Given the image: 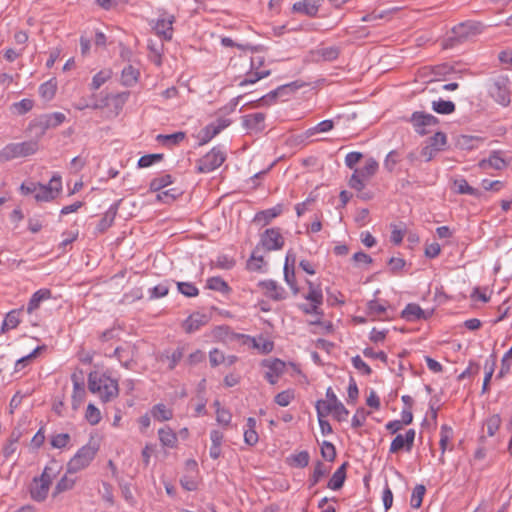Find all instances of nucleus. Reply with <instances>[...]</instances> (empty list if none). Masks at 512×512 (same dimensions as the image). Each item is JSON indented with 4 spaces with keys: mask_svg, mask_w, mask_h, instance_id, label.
Instances as JSON below:
<instances>
[{
    "mask_svg": "<svg viewBox=\"0 0 512 512\" xmlns=\"http://www.w3.org/2000/svg\"><path fill=\"white\" fill-rule=\"evenodd\" d=\"M88 388L93 394H97L103 402H110L119 394L117 380L106 373L91 372L88 376Z\"/></svg>",
    "mask_w": 512,
    "mask_h": 512,
    "instance_id": "obj_1",
    "label": "nucleus"
},
{
    "mask_svg": "<svg viewBox=\"0 0 512 512\" xmlns=\"http://www.w3.org/2000/svg\"><path fill=\"white\" fill-rule=\"evenodd\" d=\"M99 446L96 442L89 441L81 447L67 463V473H77L87 468L95 458Z\"/></svg>",
    "mask_w": 512,
    "mask_h": 512,
    "instance_id": "obj_2",
    "label": "nucleus"
},
{
    "mask_svg": "<svg viewBox=\"0 0 512 512\" xmlns=\"http://www.w3.org/2000/svg\"><path fill=\"white\" fill-rule=\"evenodd\" d=\"M39 149L36 140L21 143H10L0 151V162H7L15 158L27 157L35 154Z\"/></svg>",
    "mask_w": 512,
    "mask_h": 512,
    "instance_id": "obj_3",
    "label": "nucleus"
},
{
    "mask_svg": "<svg viewBox=\"0 0 512 512\" xmlns=\"http://www.w3.org/2000/svg\"><path fill=\"white\" fill-rule=\"evenodd\" d=\"M53 476L52 468L47 466L40 477L33 479L30 486V495L33 500L41 502L47 498Z\"/></svg>",
    "mask_w": 512,
    "mask_h": 512,
    "instance_id": "obj_4",
    "label": "nucleus"
},
{
    "mask_svg": "<svg viewBox=\"0 0 512 512\" xmlns=\"http://www.w3.org/2000/svg\"><path fill=\"white\" fill-rule=\"evenodd\" d=\"M226 159L225 152L219 148L215 147L210 152L205 154L202 158L198 160L197 163V172L199 173H209L220 167Z\"/></svg>",
    "mask_w": 512,
    "mask_h": 512,
    "instance_id": "obj_5",
    "label": "nucleus"
},
{
    "mask_svg": "<svg viewBox=\"0 0 512 512\" xmlns=\"http://www.w3.org/2000/svg\"><path fill=\"white\" fill-rule=\"evenodd\" d=\"M62 189L61 177L54 175L47 185L38 183L36 188L35 199L40 202H48L54 200Z\"/></svg>",
    "mask_w": 512,
    "mask_h": 512,
    "instance_id": "obj_6",
    "label": "nucleus"
},
{
    "mask_svg": "<svg viewBox=\"0 0 512 512\" xmlns=\"http://www.w3.org/2000/svg\"><path fill=\"white\" fill-rule=\"evenodd\" d=\"M509 80L506 76H498L492 79L489 92L492 98L499 104L507 106L510 103Z\"/></svg>",
    "mask_w": 512,
    "mask_h": 512,
    "instance_id": "obj_7",
    "label": "nucleus"
},
{
    "mask_svg": "<svg viewBox=\"0 0 512 512\" xmlns=\"http://www.w3.org/2000/svg\"><path fill=\"white\" fill-rule=\"evenodd\" d=\"M409 121L415 132L422 136L430 133L432 131L431 128L439 123V120L434 115L419 111L414 112Z\"/></svg>",
    "mask_w": 512,
    "mask_h": 512,
    "instance_id": "obj_8",
    "label": "nucleus"
},
{
    "mask_svg": "<svg viewBox=\"0 0 512 512\" xmlns=\"http://www.w3.org/2000/svg\"><path fill=\"white\" fill-rule=\"evenodd\" d=\"M260 243L267 251L279 250L284 246V238L278 228H270L261 235Z\"/></svg>",
    "mask_w": 512,
    "mask_h": 512,
    "instance_id": "obj_9",
    "label": "nucleus"
},
{
    "mask_svg": "<svg viewBox=\"0 0 512 512\" xmlns=\"http://www.w3.org/2000/svg\"><path fill=\"white\" fill-rule=\"evenodd\" d=\"M416 432L414 429H409L406 431L404 435L398 434L391 442L389 452L391 454H396L401 450H406L410 452L415 440Z\"/></svg>",
    "mask_w": 512,
    "mask_h": 512,
    "instance_id": "obj_10",
    "label": "nucleus"
},
{
    "mask_svg": "<svg viewBox=\"0 0 512 512\" xmlns=\"http://www.w3.org/2000/svg\"><path fill=\"white\" fill-rule=\"evenodd\" d=\"M480 32L481 24L472 21L460 23L452 28V33L458 42H461L470 36L479 34Z\"/></svg>",
    "mask_w": 512,
    "mask_h": 512,
    "instance_id": "obj_11",
    "label": "nucleus"
},
{
    "mask_svg": "<svg viewBox=\"0 0 512 512\" xmlns=\"http://www.w3.org/2000/svg\"><path fill=\"white\" fill-rule=\"evenodd\" d=\"M262 365L267 368L265 378L270 384H275L285 371V362L280 359L264 360Z\"/></svg>",
    "mask_w": 512,
    "mask_h": 512,
    "instance_id": "obj_12",
    "label": "nucleus"
},
{
    "mask_svg": "<svg viewBox=\"0 0 512 512\" xmlns=\"http://www.w3.org/2000/svg\"><path fill=\"white\" fill-rule=\"evenodd\" d=\"M265 114L258 112L243 116V126L249 133H260L265 129Z\"/></svg>",
    "mask_w": 512,
    "mask_h": 512,
    "instance_id": "obj_13",
    "label": "nucleus"
},
{
    "mask_svg": "<svg viewBox=\"0 0 512 512\" xmlns=\"http://www.w3.org/2000/svg\"><path fill=\"white\" fill-rule=\"evenodd\" d=\"M259 286L264 290L265 295L272 300L281 301L287 297L285 289L274 280L261 281Z\"/></svg>",
    "mask_w": 512,
    "mask_h": 512,
    "instance_id": "obj_14",
    "label": "nucleus"
},
{
    "mask_svg": "<svg viewBox=\"0 0 512 512\" xmlns=\"http://www.w3.org/2000/svg\"><path fill=\"white\" fill-rule=\"evenodd\" d=\"M298 86H296L295 83L286 84L278 87L277 89L269 92L268 94L264 95L255 103L253 104V107H260V106H269L273 104L276 99L282 95H284L288 90L296 89Z\"/></svg>",
    "mask_w": 512,
    "mask_h": 512,
    "instance_id": "obj_15",
    "label": "nucleus"
},
{
    "mask_svg": "<svg viewBox=\"0 0 512 512\" xmlns=\"http://www.w3.org/2000/svg\"><path fill=\"white\" fill-rule=\"evenodd\" d=\"M326 397L330 402L331 410L334 417L338 421H344L347 419L349 411L345 406L337 399V396L333 392L332 388H328L326 391Z\"/></svg>",
    "mask_w": 512,
    "mask_h": 512,
    "instance_id": "obj_16",
    "label": "nucleus"
},
{
    "mask_svg": "<svg viewBox=\"0 0 512 512\" xmlns=\"http://www.w3.org/2000/svg\"><path fill=\"white\" fill-rule=\"evenodd\" d=\"M173 22V16L168 18H159L154 26L156 34L164 40H171L173 34Z\"/></svg>",
    "mask_w": 512,
    "mask_h": 512,
    "instance_id": "obj_17",
    "label": "nucleus"
},
{
    "mask_svg": "<svg viewBox=\"0 0 512 512\" xmlns=\"http://www.w3.org/2000/svg\"><path fill=\"white\" fill-rule=\"evenodd\" d=\"M186 348L185 346H179L175 350H173L171 353L166 351L165 353L161 354L159 357L160 361H168V369L173 370L178 363L182 360L184 357Z\"/></svg>",
    "mask_w": 512,
    "mask_h": 512,
    "instance_id": "obj_18",
    "label": "nucleus"
},
{
    "mask_svg": "<svg viewBox=\"0 0 512 512\" xmlns=\"http://www.w3.org/2000/svg\"><path fill=\"white\" fill-rule=\"evenodd\" d=\"M430 313H426L418 304L410 303L402 311V317L407 321L427 319Z\"/></svg>",
    "mask_w": 512,
    "mask_h": 512,
    "instance_id": "obj_19",
    "label": "nucleus"
},
{
    "mask_svg": "<svg viewBox=\"0 0 512 512\" xmlns=\"http://www.w3.org/2000/svg\"><path fill=\"white\" fill-rule=\"evenodd\" d=\"M282 213V205L278 204L273 208L258 212L254 217V222L268 225L274 218Z\"/></svg>",
    "mask_w": 512,
    "mask_h": 512,
    "instance_id": "obj_20",
    "label": "nucleus"
},
{
    "mask_svg": "<svg viewBox=\"0 0 512 512\" xmlns=\"http://www.w3.org/2000/svg\"><path fill=\"white\" fill-rule=\"evenodd\" d=\"M73 473H65L61 479L57 482L54 491L52 493L53 497H56L58 494L63 492L72 490L77 482V477L72 476Z\"/></svg>",
    "mask_w": 512,
    "mask_h": 512,
    "instance_id": "obj_21",
    "label": "nucleus"
},
{
    "mask_svg": "<svg viewBox=\"0 0 512 512\" xmlns=\"http://www.w3.org/2000/svg\"><path fill=\"white\" fill-rule=\"evenodd\" d=\"M207 323V316L204 314H193L189 316L184 324L183 327L187 333H192L196 330H198L201 326L205 325Z\"/></svg>",
    "mask_w": 512,
    "mask_h": 512,
    "instance_id": "obj_22",
    "label": "nucleus"
},
{
    "mask_svg": "<svg viewBox=\"0 0 512 512\" xmlns=\"http://www.w3.org/2000/svg\"><path fill=\"white\" fill-rule=\"evenodd\" d=\"M346 466L347 463H343L332 475L328 481L327 487L332 490H339L342 488L346 479Z\"/></svg>",
    "mask_w": 512,
    "mask_h": 512,
    "instance_id": "obj_23",
    "label": "nucleus"
},
{
    "mask_svg": "<svg viewBox=\"0 0 512 512\" xmlns=\"http://www.w3.org/2000/svg\"><path fill=\"white\" fill-rule=\"evenodd\" d=\"M452 436H453L452 428L446 424L442 425L441 430H440V441H439L440 450H441V456L439 458V462L441 464L445 463L444 453H445L446 449L448 448V443L450 442Z\"/></svg>",
    "mask_w": 512,
    "mask_h": 512,
    "instance_id": "obj_24",
    "label": "nucleus"
},
{
    "mask_svg": "<svg viewBox=\"0 0 512 512\" xmlns=\"http://www.w3.org/2000/svg\"><path fill=\"white\" fill-rule=\"evenodd\" d=\"M388 307L387 302L380 303L377 300H371L367 303V314L373 319H383L382 316L386 313Z\"/></svg>",
    "mask_w": 512,
    "mask_h": 512,
    "instance_id": "obj_25",
    "label": "nucleus"
},
{
    "mask_svg": "<svg viewBox=\"0 0 512 512\" xmlns=\"http://www.w3.org/2000/svg\"><path fill=\"white\" fill-rule=\"evenodd\" d=\"M340 50L336 46L321 47L313 52L314 57L319 60L333 61L338 58Z\"/></svg>",
    "mask_w": 512,
    "mask_h": 512,
    "instance_id": "obj_26",
    "label": "nucleus"
},
{
    "mask_svg": "<svg viewBox=\"0 0 512 512\" xmlns=\"http://www.w3.org/2000/svg\"><path fill=\"white\" fill-rule=\"evenodd\" d=\"M49 298H51V291L49 289H40L36 291L29 300L27 312L32 313L35 309L39 307L42 301L47 300Z\"/></svg>",
    "mask_w": 512,
    "mask_h": 512,
    "instance_id": "obj_27",
    "label": "nucleus"
},
{
    "mask_svg": "<svg viewBox=\"0 0 512 512\" xmlns=\"http://www.w3.org/2000/svg\"><path fill=\"white\" fill-rule=\"evenodd\" d=\"M139 76H140L139 70L136 69L135 67H133L132 65H128L122 70V74H121L122 84L127 87H131L137 83Z\"/></svg>",
    "mask_w": 512,
    "mask_h": 512,
    "instance_id": "obj_28",
    "label": "nucleus"
},
{
    "mask_svg": "<svg viewBox=\"0 0 512 512\" xmlns=\"http://www.w3.org/2000/svg\"><path fill=\"white\" fill-rule=\"evenodd\" d=\"M117 214V205H112L103 215L97 225V230L100 233L105 232L109 227L112 226L114 219Z\"/></svg>",
    "mask_w": 512,
    "mask_h": 512,
    "instance_id": "obj_29",
    "label": "nucleus"
},
{
    "mask_svg": "<svg viewBox=\"0 0 512 512\" xmlns=\"http://www.w3.org/2000/svg\"><path fill=\"white\" fill-rule=\"evenodd\" d=\"M134 348L131 346L127 347H117L114 350V356L122 363L125 368L130 367V363L132 362Z\"/></svg>",
    "mask_w": 512,
    "mask_h": 512,
    "instance_id": "obj_30",
    "label": "nucleus"
},
{
    "mask_svg": "<svg viewBox=\"0 0 512 512\" xmlns=\"http://www.w3.org/2000/svg\"><path fill=\"white\" fill-rule=\"evenodd\" d=\"M159 440L162 443L163 446L167 447H174L177 443V436L174 433V431L166 426L163 428H160L158 431Z\"/></svg>",
    "mask_w": 512,
    "mask_h": 512,
    "instance_id": "obj_31",
    "label": "nucleus"
},
{
    "mask_svg": "<svg viewBox=\"0 0 512 512\" xmlns=\"http://www.w3.org/2000/svg\"><path fill=\"white\" fill-rule=\"evenodd\" d=\"M293 11L302 13L308 16L316 15L318 6L311 0H303L293 5Z\"/></svg>",
    "mask_w": 512,
    "mask_h": 512,
    "instance_id": "obj_32",
    "label": "nucleus"
},
{
    "mask_svg": "<svg viewBox=\"0 0 512 512\" xmlns=\"http://www.w3.org/2000/svg\"><path fill=\"white\" fill-rule=\"evenodd\" d=\"M152 417L157 421H168L173 417V411L164 404H157L151 409Z\"/></svg>",
    "mask_w": 512,
    "mask_h": 512,
    "instance_id": "obj_33",
    "label": "nucleus"
},
{
    "mask_svg": "<svg viewBox=\"0 0 512 512\" xmlns=\"http://www.w3.org/2000/svg\"><path fill=\"white\" fill-rule=\"evenodd\" d=\"M20 313H21V310H12L9 313H7V315L3 321L2 327H1L2 332H6L10 329H14L19 325Z\"/></svg>",
    "mask_w": 512,
    "mask_h": 512,
    "instance_id": "obj_34",
    "label": "nucleus"
},
{
    "mask_svg": "<svg viewBox=\"0 0 512 512\" xmlns=\"http://www.w3.org/2000/svg\"><path fill=\"white\" fill-rule=\"evenodd\" d=\"M284 280L290 287L294 295L299 293V287L296 282L294 266L290 267L287 263L284 264Z\"/></svg>",
    "mask_w": 512,
    "mask_h": 512,
    "instance_id": "obj_35",
    "label": "nucleus"
},
{
    "mask_svg": "<svg viewBox=\"0 0 512 512\" xmlns=\"http://www.w3.org/2000/svg\"><path fill=\"white\" fill-rule=\"evenodd\" d=\"M501 422L502 420L499 414H493L485 420L483 427L486 429L489 437H493L496 434L501 426Z\"/></svg>",
    "mask_w": 512,
    "mask_h": 512,
    "instance_id": "obj_36",
    "label": "nucleus"
},
{
    "mask_svg": "<svg viewBox=\"0 0 512 512\" xmlns=\"http://www.w3.org/2000/svg\"><path fill=\"white\" fill-rule=\"evenodd\" d=\"M454 188L459 194H468L475 197H480L481 192L471 187L465 179H457L454 181Z\"/></svg>",
    "mask_w": 512,
    "mask_h": 512,
    "instance_id": "obj_37",
    "label": "nucleus"
},
{
    "mask_svg": "<svg viewBox=\"0 0 512 512\" xmlns=\"http://www.w3.org/2000/svg\"><path fill=\"white\" fill-rule=\"evenodd\" d=\"M432 109L438 114H451L455 111V104L449 100L439 99L432 102Z\"/></svg>",
    "mask_w": 512,
    "mask_h": 512,
    "instance_id": "obj_38",
    "label": "nucleus"
},
{
    "mask_svg": "<svg viewBox=\"0 0 512 512\" xmlns=\"http://www.w3.org/2000/svg\"><path fill=\"white\" fill-rule=\"evenodd\" d=\"M378 170V163L375 159L369 158L361 169H356L363 179H369Z\"/></svg>",
    "mask_w": 512,
    "mask_h": 512,
    "instance_id": "obj_39",
    "label": "nucleus"
},
{
    "mask_svg": "<svg viewBox=\"0 0 512 512\" xmlns=\"http://www.w3.org/2000/svg\"><path fill=\"white\" fill-rule=\"evenodd\" d=\"M309 286L308 293L304 296V298L310 302H313L316 305H322L323 303V294L320 288L315 287L311 281H307Z\"/></svg>",
    "mask_w": 512,
    "mask_h": 512,
    "instance_id": "obj_40",
    "label": "nucleus"
},
{
    "mask_svg": "<svg viewBox=\"0 0 512 512\" xmlns=\"http://www.w3.org/2000/svg\"><path fill=\"white\" fill-rule=\"evenodd\" d=\"M334 128V122L332 120H324L319 122L316 126L306 130V137L314 136L317 133H325Z\"/></svg>",
    "mask_w": 512,
    "mask_h": 512,
    "instance_id": "obj_41",
    "label": "nucleus"
},
{
    "mask_svg": "<svg viewBox=\"0 0 512 512\" xmlns=\"http://www.w3.org/2000/svg\"><path fill=\"white\" fill-rule=\"evenodd\" d=\"M290 464L294 467L304 468L309 464L310 455L307 451H301L299 453L291 455L289 458Z\"/></svg>",
    "mask_w": 512,
    "mask_h": 512,
    "instance_id": "obj_42",
    "label": "nucleus"
},
{
    "mask_svg": "<svg viewBox=\"0 0 512 512\" xmlns=\"http://www.w3.org/2000/svg\"><path fill=\"white\" fill-rule=\"evenodd\" d=\"M426 488L424 485H416L411 496V506L415 509L421 507Z\"/></svg>",
    "mask_w": 512,
    "mask_h": 512,
    "instance_id": "obj_43",
    "label": "nucleus"
},
{
    "mask_svg": "<svg viewBox=\"0 0 512 512\" xmlns=\"http://www.w3.org/2000/svg\"><path fill=\"white\" fill-rule=\"evenodd\" d=\"M207 287L214 291L227 293L229 291L228 284L220 277H211L207 280Z\"/></svg>",
    "mask_w": 512,
    "mask_h": 512,
    "instance_id": "obj_44",
    "label": "nucleus"
},
{
    "mask_svg": "<svg viewBox=\"0 0 512 512\" xmlns=\"http://www.w3.org/2000/svg\"><path fill=\"white\" fill-rule=\"evenodd\" d=\"M178 291L186 297H196L199 294L198 288L191 282H177Z\"/></svg>",
    "mask_w": 512,
    "mask_h": 512,
    "instance_id": "obj_45",
    "label": "nucleus"
},
{
    "mask_svg": "<svg viewBox=\"0 0 512 512\" xmlns=\"http://www.w3.org/2000/svg\"><path fill=\"white\" fill-rule=\"evenodd\" d=\"M34 106V102L31 99H22L19 102L12 104V110L18 115H23L29 112Z\"/></svg>",
    "mask_w": 512,
    "mask_h": 512,
    "instance_id": "obj_46",
    "label": "nucleus"
},
{
    "mask_svg": "<svg viewBox=\"0 0 512 512\" xmlns=\"http://www.w3.org/2000/svg\"><path fill=\"white\" fill-rule=\"evenodd\" d=\"M185 138V133L176 132L168 135H158L157 140L166 145H176Z\"/></svg>",
    "mask_w": 512,
    "mask_h": 512,
    "instance_id": "obj_47",
    "label": "nucleus"
},
{
    "mask_svg": "<svg viewBox=\"0 0 512 512\" xmlns=\"http://www.w3.org/2000/svg\"><path fill=\"white\" fill-rule=\"evenodd\" d=\"M85 418L91 425H96L101 420L100 410L93 404H88L85 412Z\"/></svg>",
    "mask_w": 512,
    "mask_h": 512,
    "instance_id": "obj_48",
    "label": "nucleus"
},
{
    "mask_svg": "<svg viewBox=\"0 0 512 512\" xmlns=\"http://www.w3.org/2000/svg\"><path fill=\"white\" fill-rule=\"evenodd\" d=\"M171 183H172L171 175L165 174L160 177L154 178L150 183V189L152 191H160L161 189L170 185Z\"/></svg>",
    "mask_w": 512,
    "mask_h": 512,
    "instance_id": "obj_49",
    "label": "nucleus"
},
{
    "mask_svg": "<svg viewBox=\"0 0 512 512\" xmlns=\"http://www.w3.org/2000/svg\"><path fill=\"white\" fill-rule=\"evenodd\" d=\"M71 440L68 433H60L51 437L50 443L53 448L61 449L65 448Z\"/></svg>",
    "mask_w": 512,
    "mask_h": 512,
    "instance_id": "obj_50",
    "label": "nucleus"
},
{
    "mask_svg": "<svg viewBox=\"0 0 512 512\" xmlns=\"http://www.w3.org/2000/svg\"><path fill=\"white\" fill-rule=\"evenodd\" d=\"M270 74L269 70H262V71H254L247 74L246 78L240 82V86H245L248 84H254L258 80L267 77Z\"/></svg>",
    "mask_w": 512,
    "mask_h": 512,
    "instance_id": "obj_51",
    "label": "nucleus"
},
{
    "mask_svg": "<svg viewBox=\"0 0 512 512\" xmlns=\"http://www.w3.org/2000/svg\"><path fill=\"white\" fill-rule=\"evenodd\" d=\"M56 92V83L52 80L43 83L39 88V93L45 100H51Z\"/></svg>",
    "mask_w": 512,
    "mask_h": 512,
    "instance_id": "obj_52",
    "label": "nucleus"
},
{
    "mask_svg": "<svg viewBox=\"0 0 512 512\" xmlns=\"http://www.w3.org/2000/svg\"><path fill=\"white\" fill-rule=\"evenodd\" d=\"M111 77L110 70H102L94 75L91 83V88L93 90L99 89L109 78Z\"/></svg>",
    "mask_w": 512,
    "mask_h": 512,
    "instance_id": "obj_53",
    "label": "nucleus"
},
{
    "mask_svg": "<svg viewBox=\"0 0 512 512\" xmlns=\"http://www.w3.org/2000/svg\"><path fill=\"white\" fill-rule=\"evenodd\" d=\"M169 293L168 282L160 283L149 290V299H158L166 296Z\"/></svg>",
    "mask_w": 512,
    "mask_h": 512,
    "instance_id": "obj_54",
    "label": "nucleus"
},
{
    "mask_svg": "<svg viewBox=\"0 0 512 512\" xmlns=\"http://www.w3.org/2000/svg\"><path fill=\"white\" fill-rule=\"evenodd\" d=\"M264 264V259L261 255H258V248H256L247 262V267L251 271H259Z\"/></svg>",
    "mask_w": 512,
    "mask_h": 512,
    "instance_id": "obj_55",
    "label": "nucleus"
},
{
    "mask_svg": "<svg viewBox=\"0 0 512 512\" xmlns=\"http://www.w3.org/2000/svg\"><path fill=\"white\" fill-rule=\"evenodd\" d=\"M321 455L329 462L334 461L336 458L335 446L331 442L324 441L321 445Z\"/></svg>",
    "mask_w": 512,
    "mask_h": 512,
    "instance_id": "obj_56",
    "label": "nucleus"
},
{
    "mask_svg": "<svg viewBox=\"0 0 512 512\" xmlns=\"http://www.w3.org/2000/svg\"><path fill=\"white\" fill-rule=\"evenodd\" d=\"M215 405L217 406L216 410V420L219 424L227 427L229 426L232 416L229 411L220 408V404L218 401L215 402Z\"/></svg>",
    "mask_w": 512,
    "mask_h": 512,
    "instance_id": "obj_57",
    "label": "nucleus"
},
{
    "mask_svg": "<svg viewBox=\"0 0 512 512\" xmlns=\"http://www.w3.org/2000/svg\"><path fill=\"white\" fill-rule=\"evenodd\" d=\"M447 143V137L442 132H436L430 139L429 144L434 147L438 152L443 150Z\"/></svg>",
    "mask_w": 512,
    "mask_h": 512,
    "instance_id": "obj_58",
    "label": "nucleus"
},
{
    "mask_svg": "<svg viewBox=\"0 0 512 512\" xmlns=\"http://www.w3.org/2000/svg\"><path fill=\"white\" fill-rule=\"evenodd\" d=\"M486 164L497 170H501L506 166L505 160L496 153L492 154L487 161L483 160L481 162V166H485Z\"/></svg>",
    "mask_w": 512,
    "mask_h": 512,
    "instance_id": "obj_59",
    "label": "nucleus"
},
{
    "mask_svg": "<svg viewBox=\"0 0 512 512\" xmlns=\"http://www.w3.org/2000/svg\"><path fill=\"white\" fill-rule=\"evenodd\" d=\"M293 398H294L293 392L291 390H285V391L278 393L275 396L274 401L279 406L286 407L291 403Z\"/></svg>",
    "mask_w": 512,
    "mask_h": 512,
    "instance_id": "obj_60",
    "label": "nucleus"
},
{
    "mask_svg": "<svg viewBox=\"0 0 512 512\" xmlns=\"http://www.w3.org/2000/svg\"><path fill=\"white\" fill-rule=\"evenodd\" d=\"M162 159H163V154H148V155H144V156H142L138 160V166L140 168H146V167H149L152 164H154L155 162L160 161Z\"/></svg>",
    "mask_w": 512,
    "mask_h": 512,
    "instance_id": "obj_61",
    "label": "nucleus"
},
{
    "mask_svg": "<svg viewBox=\"0 0 512 512\" xmlns=\"http://www.w3.org/2000/svg\"><path fill=\"white\" fill-rule=\"evenodd\" d=\"M316 411L318 418H325L327 415L332 413L329 400H318L316 403Z\"/></svg>",
    "mask_w": 512,
    "mask_h": 512,
    "instance_id": "obj_62",
    "label": "nucleus"
},
{
    "mask_svg": "<svg viewBox=\"0 0 512 512\" xmlns=\"http://www.w3.org/2000/svg\"><path fill=\"white\" fill-rule=\"evenodd\" d=\"M399 153L398 151L396 150H392L388 153V155L386 156V159L384 161V166L385 168L388 170V171H393L395 165L398 163L399 161Z\"/></svg>",
    "mask_w": 512,
    "mask_h": 512,
    "instance_id": "obj_63",
    "label": "nucleus"
},
{
    "mask_svg": "<svg viewBox=\"0 0 512 512\" xmlns=\"http://www.w3.org/2000/svg\"><path fill=\"white\" fill-rule=\"evenodd\" d=\"M226 360V357L224 354L219 351L218 349H213L209 353V361L212 367H216L222 363H224Z\"/></svg>",
    "mask_w": 512,
    "mask_h": 512,
    "instance_id": "obj_64",
    "label": "nucleus"
}]
</instances>
